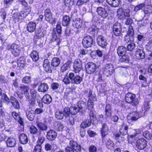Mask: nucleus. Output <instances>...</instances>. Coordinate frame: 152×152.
<instances>
[{
	"label": "nucleus",
	"instance_id": "39",
	"mask_svg": "<svg viewBox=\"0 0 152 152\" xmlns=\"http://www.w3.org/2000/svg\"><path fill=\"white\" fill-rule=\"evenodd\" d=\"M91 124V121L90 120H87L82 122L80 125L81 128H85L90 126Z\"/></svg>",
	"mask_w": 152,
	"mask_h": 152
},
{
	"label": "nucleus",
	"instance_id": "8",
	"mask_svg": "<svg viewBox=\"0 0 152 152\" xmlns=\"http://www.w3.org/2000/svg\"><path fill=\"white\" fill-rule=\"evenodd\" d=\"M44 16L45 20L49 23L53 24L56 23V19L53 18L52 14L50 9H47L45 10Z\"/></svg>",
	"mask_w": 152,
	"mask_h": 152
},
{
	"label": "nucleus",
	"instance_id": "22",
	"mask_svg": "<svg viewBox=\"0 0 152 152\" xmlns=\"http://www.w3.org/2000/svg\"><path fill=\"white\" fill-rule=\"evenodd\" d=\"M49 86L46 83H41L38 86V91L40 92H45L48 89Z\"/></svg>",
	"mask_w": 152,
	"mask_h": 152
},
{
	"label": "nucleus",
	"instance_id": "5",
	"mask_svg": "<svg viewBox=\"0 0 152 152\" xmlns=\"http://www.w3.org/2000/svg\"><path fill=\"white\" fill-rule=\"evenodd\" d=\"M71 147H67L66 148V152H75V151L76 152H80L81 151V147L75 142L71 140L69 142Z\"/></svg>",
	"mask_w": 152,
	"mask_h": 152
},
{
	"label": "nucleus",
	"instance_id": "33",
	"mask_svg": "<svg viewBox=\"0 0 152 152\" xmlns=\"http://www.w3.org/2000/svg\"><path fill=\"white\" fill-rule=\"evenodd\" d=\"M36 124L37 127L41 130L45 131L47 129V126L44 123L37 121Z\"/></svg>",
	"mask_w": 152,
	"mask_h": 152
},
{
	"label": "nucleus",
	"instance_id": "23",
	"mask_svg": "<svg viewBox=\"0 0 152 152\" xmlns=\"http://www.w3.org/2000/svg\"><path fill=\"white\" fill-rule=\"evenodd\" d=\"M77 107L79 111L81 112L85 111L86 109V103L82 101L78 102Z\"/></svg>",
	"mask_w": 152,
	"mask_h": 152
},
{
	"label": "nucleus",
	"instance_id": "20",
	"mask_svg": "<svg viewBox=\"0 0 152 152\" xmlns=\"http://www.w3.org/2000/svg\"><path fill=\"white\" fill-rule=\"evenodd\" d=\"M101 131L102 135L103 137L108 134L109 131L108 127L106 123L103 124Z\"/></svg>",
	"mask_w": 152,
	"mask_h": 152
},
{
	"label": "nucleus",
	"instance_id": "7",
	"mask_svg": "<svg viewBox=\"0 0 152 152\" xmlns=\"http://www.w3.org/2000/svg\"><path fill=\"white\" fill-rule=\"evenodd\" d=\"M130 11L129 10L123 9L121 8H119L117 10V15L118 17L121 19H126L129 17Z\"/></svg>",
	"mask_w": 152,
	"mask_h": 152
},
{
	"label": "nucleus",
	"instance_id": "41",
	"mask_svg": "<svg viewBox=\"0 0 152 152\" xmlns=\"http://www.w3.org/2000/svg\"><path fill=\"white\" fill-rule=\"evenodd\" d=\"M106 147L108 149H111L113 148L114 144L112 140L109 139L105 142Z\"/></svg>",
	"mask_w": 152,
	"mask_h": 152
},
{
	"label": "nucleus",
	"instance_id": "9",
	"mask_svg": "<svg viewBox=\"0 0 152 152\" xmlns=\"http://www.w3.org/2000/svg\"><path fill=\"white\" fill-rule=\"evenodd\" d=\"M82 44L84 47H91L93 44V39L92 37L88 35L84 37L83 39Z\"/></svg>",
	"mask_w": 152,
	"mask_h": 152
},
{
	"label": "nucleus",
	"instance_id": "50",
	"mask_svg": "<svg viewBox=\"0 0 152 152\" xmlns=\"http://www.w3.org/2000/svg\"><path fill=\"white\" fill-rule=\"evenodd\" d=\"M135 47V44L133 42H131L128 45L126 50L129 51H132L134 49Z\"/></svg>",
	"mask_w": 152,
	"mask_h": 152
},
{
	"label": "nucleus",
	"instance_id": "27",
	"mask_svg": "<svg viewBox=\"0 0 152 152\" xmlns=\"http://www.w3.org/2000/svg\"><path fill=\"white\" fill-rule=\"evenodd\" d=\"M128 126L125 124H123L121 126L120 129V132L121 134L125 135L128 134Z\"/></svg>",
	"mask_w": 152,
	"mask_h": 152
},
{
	"label": "nucleus",
	"instance_id": "62",
	"mask_svg": "<svg viewBox=\"0 0 152 152\" xmlns=\"http://www.w3.org/2000/svg\"><path fill=\"white\" fill-rule=\"evenodd\" d=\"M90 120L91 121V120H94L96 118V117L94 114V111L92 110L90 111L89 113Z\"/></svg>",
	"mask_w": 152,
	"mask_h": 152
},
{
	"label": "nucleus",
	"instance_id": "16",
	"mask_svg": "<svg viewBox=\"0 0 152 152\" xmlns=\"http://www.w3.org/2000/svg\"><path fill=\"white\" fill-rule=\"evenodd\" d=\"M16 139L12 137H8L6 141L7 146L10 147H14L16 144Z\"/></svg>",
	"mask_w": 152,
	"mask_h": 152
},
{
	"label": "nucleus",
	"instance_id": "54",
	"mask_svg": "<svg viewBox=\"0 0 152 152\" xmlns=\"http://www.w3.org/2000/svg\"><path fill=\"white\" fill-rule=\"evenodd\" d=\"M127 35L133 37L134 38V32L133 27L131 26H130L129 27V29L127 32Z\"/></svg>",
	"mask_w": 152,
	"mask_h": 152
},
{
	"label": "nucleus",
	"instance_id": "63",
	"mask_svg": "<svg viewBox=\"0 0 152 152\" xmlns=\"http://www.w3.org/2000/svg\"><path fill=\"white\" fill-rule=\"evenodd\" d=\"M42 146L36 145L33 150V152H41Z\"/></svg>",
	"mask_w": 152,
	"mask_h": 152
},
{
	"label": "nucleus",
	"instance_id": "34",
	"mask_svg": "<svg viewBox=\"0 0 152 152\" xmlns=\"http://www.w3.org/2000/svg\"><path fill=\"white\" fill-rule=\"evenodd\" d=\"M26 115L27 118L30 121H32L34 120L35 114L34 113V111L32 110L27 111L26 112Z\"/></svg>",
	"mask_w": 152,
	"mask_h": 152
},
{
	"label": "nucleus",
	"instance_id": "36",
	"mask_svg": "<svg viewBox=\"0 0 152 152\" xmlns=\"http://www.w3.org/2000/svg\"><path fill=\"white\" fill-rule=\"evenodd\" d=\"M42 100L43 102L45 104H49L51 102L52 99L50 95L47 94L44 96Z\"/></svg>",
	"mask_w": 152,
	"mask_h": 152
},
{
	"label": "nucleus",
	"instance_id": "3",
	"mask_svg": "<svg viewBox=\"0 0 152 152\" xmlns=\"http://www.w3.org/2000/svg\"><path fill=\"white\" fill-rule=\"evenodd\" d=\"M135 97V94L130 93H128L125 95V101L128 103L131 104L132 105L136 106L139 104V100Z\"/></svg>",
	"mask_w": 152,
	"mask_h": 152
},
{
	"label": "nucleus",
	"instance_id": "28",
	"mask_svg": "<svg viewBox=\"0 0 152 152\" xmlns=\"http://www.w3.org/2000/svg\"><path fill=\"white\" fill-rule=\"evenodd\" d=\"M19 140L21 143L25 144L28 142V139L26 134L22 133L19 136Z\"/></svg>",
	"mask_w": 152,
	"mask_h": 152
},
{
	"label": "nucleus",
	"instance_id": "26",
	"mask_svg": "<svg viewBox=\"0 0 152 152\" xmlns=\"http://www.w3.org/2000/svg\"><path fill=\"white\" fill-rule=\"evenodd\" d=\"M72 25L77 28H80L82 25V21L80 18H77L73 20Z\"/></svg>",
	"mask_w": 152,
	"mask_h": 152
},
{
	"label": "nucleus",
	"instance_id": "56",
	"mask_svg": "<svg viewBox=\"0 0 152 152\" xmlns=\"http://www.w3.org/2000/svg\"><path fill=\"white\" fill-rule=\"evenodd\" d=\"M30 91L31 99H35L37 93V91L34 89H32Z\"/></svg>",
	"mask_w": 152,
	"mask_h": 152
},
{
	"label": "nucleus",
	"instance_id": "25",
	"mask_svg": "<svg viewBox=\"0 0 152 152\" xmlns=\"http://www.w3.org/2000/svg\"><path fill=\"white\" fill-rule=\"evenodd\" d=\"M43 66L46 72L49 73L51 72L52 70L50 66V62L48 59H45L44 60Z\"/></svg>",
	"mask_w": 152,
	"mask_h": 152
},
{
	"label": "nucleus",
	"instance_id": "17",
	"mask_svg": "<svg viewBox=\"0 0 152 152\" xmlns=\"http://www.w3.org/2000/svg\"><path fill=\"white\" fill-rule=\"evenodd\" d=\"M135 56L137 59L140 60L143 59L145 58V54L142 50L139 49L136 50Z\"/></svg>",
	"mask_w": 152,
	"mask_h": 152
},
{
	"label": "nucleus",
	"instance_id": "6",
	"mask_svg": "<svg viewBox=\"0 0 152 152\" xmlns=\"http://www.w3.org/2000/svg\"><path fill=\"white\" fill-rule=\"evenodd\" d=\"M68 77L72 83L76 84H80L83 80V77L78 75H75L72 72H70Z\"/></svg>",
	"mask_w": 152,
	"mask_h": 152
},
{
	"label": "nucleus",
	"instance_id": "31",
	"mask_svg": "<svg viewBox=\"0 0 152 152\" xmlns=\"http://www.w3.org/2000/svg\"><path fill=\"white\" fill-rule=\"evenodd\" d=\"M105 116L106 118L110 117L112 115L111 107L110 104H107L105 107Z\"/></svg>",
	"mask_w": 152,
	"mask_h": 152
},
{
	"label": "nucleus",
	"instance_id": "45",
	"mask_svg": "<svg viewBox=\"0 0 152 152\" xmlns=\"http://www.w3.org/2000/svg\"><path fill=\"white\" fill-rule=\"evenodd\" d=\"M19 88L21 91L24 93L28 91L29 89V87L28 86L21 84L19 87Z\"/></svg>",
	"mask_w": 152,
	"mask_h": 152
},
{
	"label": "nucleus",
	"instance_id": "1",
	"mask_svg": "<svg viewBox=\"0 0 152 152\" xmlns=\"http://www.w3.org/2000/svg\"><path fill=\"white\" fill-rule=\"evenodd\" d=\"M96 11L99 16L105 18L108 16V12H110V13L114 14L115 12V10L107 5L105 4L104 6V8L98 7Z\"/></svg>",
	"mask_w": 152,
	"mask_h": 152
},
{
	"label": "nucleus",
	"instance_id": "40",
	"mask_svg": "<svg viewBox=\"0 0 152 152\" xmlns=\"http://www.w3.org/2000/svg\"><path fill=\"white\" fill-rule=\"evenodd\" d=\"M52 40L53 41L56 42L57 45H58L60 42V39L59 37L57 36L55 32L52 33Z\"/></svg>",
	"mask_w": 152,
	"mask_h": 152
},
{
	"label": "nucleus",
	"instance_id": "14",
	"mask_svg": "<svg viewBox=\"0 0 152 152\" xmlns=\"http://www.w3.org/2000/svg\"><path fill=\"white\" fill-rule=\"evenodd\" d=\"M121 26L120 23H116L113 27V32L114 34L117 36H119L121 34Z\"/></svg>",
	"mask_w": 152,
	"mask_h": 152
},
{
	"label": "nucleus",
	"instance_id": "18",
	"mask_svg": "<svg viewBox=\"0 0 152 152\" xmlns=\"http://www.w3.org/2000/svg\"><path fill=\"white\" fill-rule=\"evenodd\" d=\"M10 102L15 109H19L20 108V104L18 101L15 97L12 96L10 97Z\"/></svg>",
	"mask_w": 152,
	"mask_h": 152
},
{
	"label": "nucleus",
	"instance_id": "35",
	"mask_svg": "<svg viewBox=\"0 0 152 152\" xmlns=\"http://www.w3.org/2000/svg\"><path fill=\"white\" fill-rule=\"evenodd\" d=\"M70 21V18L69 16L64 15L63 18L62 24L64 26H67L69 24Z\"/></svg>",
	"mask_w": 152,
	"mask_h": 152
},
{
	"label": "nucleus",
	"instance_id": "32",
	"mask_svg": "<svg viewBox=\"0 0 152 152\" xmlns=\"http://www.w3.org/2000/svg\"><path fill=\"white\" fill-rule=\"evenodd\" d=\"M61 62V59L58 57H54L51 61V64L52 66L54 67H56L58 66Z\"/></svg>",
	"mask_w": 152,
	"mask_h": 152
},
{
	"label": "nucleus",
	"instance_id": "4",
	"mask_svg": "<svg viewBox=\"0 0 152 152\" xmlns=\"http://www.w3.org/2000/svg\"><path fill=\"white\" fill-rule=\"evenodd\" d=\"M7 49L11 50L12 54L15 56H18L21 52V48L18 45L13 43L11 45H8Z\"/></svg>",
	"mask_w": 152,
	"mask_h": 152
},
{
	"label": "nucleus",
	"instance_id": "15",
	"mask_svg": "<svg viewBox=\"0 0 152 152\" xmlns=\"http://www.w3.org/2000/svg\"><path fill=\"white\" fill-rule=\"evenodd\" d=\"M57 136V133L53 130H50L47 133V138L49 140L52 141L54 140Z\"/></svg>",
	"mask_w": 152,
	"mask_h": 152
},
{
	"label": "nucleus",
	"instance_id": "44",
	"mask_svg": "<svg viewBox=\"0 0 152 152\" xmlns=\"http://www.w3.org/2000/svg\"><path fill=\"white\" fill-rule=\"evenodd\" d=\"M143 11L145 14H148L152 12V7L150 5L145 6Z\"/></svg>",
	"mask_w": 152,
	"mask_h": 152
},
{
	"label": "nucleus",
	"instance_id": "59",
	"mask_svg": "<svg viewBox=\"0 0 152 152\" xmlns=\"http://www.w3.org/2000/svg\"><path fill=\"white\" fill-rule=\"evenodd\" d=\"M124 40L126 42L133 41L134 40V38L127 34L124 37Z\"/></svg>",
	"mask_w": 152,
	"mask_h": 152
},
{
	"label": "nucleus",
	"instance_id": "47",
	"mask_svg": "<svg viewBox=\"0 0 152 152\" xmlns=\"http://www.w3.org/2000/svg\"><path fill=\"white\" fill-rule=\"evenodd\" d=\"M31 81V78L30 76H26L22 80V82L25 84L30 83Z\"/></svg>",
	"mask_w": 152,
	"mask_h": 152
},
{
	"label": "nucleus",
	"instance_id": "55",
	"mask_svg": "<svg viewBox=\"0 0 152 152\" xmlns=\"http://www.w3.org/2000/svg\"><path fill=\"white\" fill-rule=\"evenodd\" d=\"M145 4L143 3L142 4H140L136 6L134 9V11L137 12L141 9L143 7H145Z\"/></svg>",
	"mask_w": 152,
	"mask_h": 152
},
{
	"label": "nucleus",
	"instance_id": "24",
	"mask_svg": "<svg viewBox=\"0 0 152 152\" xmlns=\"http://www.w3.org/2000/svg\"><path fill=\"white\" fill-rule=\"evenodd\" d=\"M140 118L139 113L137 112H134L130 113L128 116V119H130L132 121L137 120Z\"/></svg>",
	"mask_w": 152,
	"mask_h": 152
},
{
	"label": "nucleus",
	"instance_id": "48",
	"mask_svg": "<svg viewBox=\"0 0 152 152\" xmlns=\"http://www.w3.org/2000/svg\"><path fill=\"white\" fill-rule=\"evenodd\" d=\"M56 118L58 119H61L64 117L63 113L60 111H57L55 113Z\"/></svg>",
	"mask_w": 152,
	"mask_h": 152
},
{
	"label": "nucleus",
	"instance_id": "49",
	"mask_svg": "<svg viewBox=\"0 0 152 152\" xmlns=\"http://www.w3.org/2000/svg\"><path fill=\"white\" fill-rule=\"evenodd\" d=\"M69 110L71 113V114L72 115L76 114L78 112H79L78 108L77 107L72 106L69 108Z\"/></svg>",
	"mask_w": 152,
	"mask_h": 152
},
{
	"label": "nucleus",
	"instance_id": "29",
	"mask_svg": "<svg viewBox=\"0 0 152 152\" xmlns=\"http://www.w3.org/2000/svg\"><path fill=\"white\" fill-rule=\"evenodd\" d=\"M107 3L111 6L118 7L121 2V0H106Z\"/></svg>",
	"mask_w": 152,
	"mask_h": 152
},
{
	"label": "nucleus",
	"instance_id": "51",
	"mask_svg": "<svg viewBox=\"0 0 152 152\" xmlns=\"http://www.w3.org/2000/svg\"><path fill=\"white\" fill-rule=\"evenodd\" d=\"M146 49L148 51H152V39L149 40L146 45Z\"/></svg>",
	"mask_w": 152,
	"mask_h": 152
},
{
	"label": "nucleus",
	"instance_id": "64",
	"mask_svg": "<svg viewBox=\"0 0 152 152\" xmlns=\"http://www.w3.org/2000/svg\"><path fill=\"white\" fill-rule=\"evenodd\" d=\"M51 86L53 89H57L59 87V84L57 83H53L52 84Z\"/></svg>",
	"mask_w": 152,
	"mask_h": 152
},
{
	"label": "nucleus",
	"instance_id": "12",
	"mask_svg": "<svg viewBox=\"0 0 152 152\" xmlns=\"http://www.w3.org/2000/svg\"><path fill=\"white\" fill-rule=\"evenodd\" d=\"M82 63L80 59H76L73 65L74 70L75 73H78L82 69Z\"/></svg>",
	"mask_w": 152,
	"mask_h": 152
},
{
	"label": "nucleus",
	"instance_id": "57",
	"mask_svg": "<svg viewBox=\"0 0 152 152\" xmlns=\"http://www.w3.org/2000/svg\"><path fill=\"white\" fill-rule=\"evenodd\" d=\"M69 66L68 62L64 64L61 67V70L62 72H64L66 71L68 68Z\"/></svg>",
	"mask_w": 152,
	"mask_h": 152
},
{
	"label": "nucleus",
	"instance_id": "58",
	"mask_svg": "<svg viewBox=\"0 0 152 152\" xmlns=\"http://www.w3.org/2000/svg\"><path fill=\"white\" fill-rule=\"evenodd\" d=\"M143 136L147 139H150L151 137V134L147 131L143 132Z\"/></svg>",
	"mask_w": 152,
	"mask_h": 152
},
{
	"label": "nucleus",
	"instance_id": "60",
	"mask_svg": "<svg viewBox=\"0 0 152 152\" xmlns=\"http://www.w3.org/2000/svg\"><path fill=\"white\" fill-rule=\"evenodd\" d=\"M38 131L37 128L34 126H31L30 128V131L31 134L36 133Z\"/></svg>",
	"mask_w": 152,
	"mask_h": 152
},
{
	"label": "nucleus",
	"instance_id": "61",
	"mask_svg": "<svg viewBox=\"0 0 152 152\" xmlns=\"http://www.w3.org/2000/svg\"><path fill=\"white\" fill-rule=\"evenodd\" d=\"M22 58H20L17 61L18 65L22 67L24 66L25 63L24 60H22Z\"/></svg>",
	"mask_w": 152,
	"mask_h": 152
},
{
	"label": "nucleus",
	"instance_id": "53",
	"mask_svg": "<svg viewBox=\"0 0 152 152\" xmlns=\"http://www.w3.org/2000/svg\"><path fill=\"white\" fill-rule=\"evenodd\" d=\"M63 114L65 117L69 116V114H71L70 110L69 107H65L64 110Z\"/></svg>",
	"mask_w": 152,
	"mask_h": 152
},
{
	"label": "nucleus",
	"instance_id": "52",
	"mask_svg": "<svg viewBox=\"0 0 152 152\" xmlns=\"http://www.w3.org/2000/svg\"><path fill=\"white\" fill-rule=\"evenodd\" d=\"M74 3V0H64L65 5L68 7H71Z\"/></svg>",
	"mask_w": 152,
	"mask_h": 152
},
{
	"label": "nucleus",
	"instance_id": "42",
	"mask_svg": "<svg viewBox=\"0 0 152 152\" xmlns=\"http://www.w3.org/2000/svg\"><path fill=\"white\" fill-rule=\"evenodd\" d=\"M120 58L119 61L121 62H127L129 61V56L126 54H124Z\"/></svg>",
	"mask_w": 152,
	"mask_h": 152
},
{
	"label": "nucleus",
	"instance_id": "21",
	"mask_svg": "<svg viewBox=\"0 0 152 152\" xmlns=\"http://www.w3.org/2000/svg\"><path fill=\"white\" fill-rule=\"evenodd\" d=\"M36 27V24L35 23L30 22L27 24L26 29L28 32L32 33L35 31Z\"/></svg>",
	"mask_w": 152,
	"mask_h": 152
},
{
	"label": "nucleus",
	"instance_id": "46",
	"mask_svg": "<svg viewBox=\"0 0 152 152\" xmlns=\"http://www.w3.org/2000/svg\"><path fill=\"white\" fill-rule=\"evenodd\" d=\"M45 141V138L42 136L39 135L38 137V139L37 141L36 145L41 146Z\"/></svg>",
	"mask_w": 152,
	"mask_h": 152
},
{
	"label": "nucleus",
	"instance_id": "13",
	"mask_svg": "<svg viewBox=\"0 0 152 152\" xmlns=\"http://www.w3.org/2000/svg\"><path fill=\"white\" fill-rule=\"evenodd\" d=\"M114 71L113 66L111 64H107L104 66V73L107 76L111 75Z\"/></svg>",
	"mask_w": 152,
	"mask_h": 152
},
{
	"label": "nucleus",
	"instance_id": "10",
	"mask_svg": "<svg viewBox=\"0 0 152 152\" xmlns=\"http://www.w3.org/2000/svg\"><path fill=\"white\" fill-rule=\"evenodd\" d=\"M85 67L87 73L88 74H92L95 71L96 65L93 62H90L86 64Z\"/></svg>",
	"mask_w": 152,
	"mask_h": 152
},
{
	"label": "nucleus",
	"instance_id": "30",
	"mask_svg": "<svg viewBox=\"0 0 152 152\" xmlns=\"http://www.w3.org/2000/svg\"><path fill=\"white\" fill-rule=\"evenodd\" d=\"M126 49L123 46H119L117 49V53L119 56H121L126 52Z\"/></svg>",
	"mask_w": 152,
	"mask_h": 152
},
{
	"label": "nucleus",
	"instance_id": "2",
	"mask_svg": "<svg viewBox=\"0 0 152 152\" xmlns=\"http://www.w3.org/2000/svg\"><path fill=\"white\" fill-rule=\"evenodd\" d=\"M147 142L146 140L143 138H141L138 139L136 143V146L139 150H144V152H150L151 150V148L150 147H147Z\"/></svg>",
	"mask_w": 152,
	"mask_h": 152
},
{
	"label": "nucleus",
	"instance_id": "38",
	"mask_svg": "<svg viewBox=\"0 0 152 152\" xmlns=\"http://www.w3.org/2000/svg\"><path fill=\"white\" fill-rule=\"evenodd\" d=\"M53 126L54 129L57 130L61 131L64 128V126L61 123L57 121L54 122Z\"/></svg>",
	"mask_w": 152,
	"mask_h": 152
},
{
	"label": "nucleus",
	"instance_id": "19",
	"mask_svg": "<svg viewBox=\"0 0 152 152\" xmlns=\"http://www.w3.org/2000/svg\"><path fill=\"white\" fill-rule=\"evenodd\" d=\"M46 34V31L43 29L39 28L35 32V37L36 38L39 39L44 37Z\"/></svg>",
	"mask_w": 152,
	"mask_h": 152
},
{
	"label": "nucleus",
	"instance_id": "11",
	"mask_svg": "<svg viewBox=\"0 0 152 152\" xmlns=\"http://www.w3.org/2000/svg\"><path fill=\"white\" fill-rule=\"evenodd\" d=\"M97 42L98 45L103 48H105L107 44L106 38L102 35L99 36L97 38Z\"/></svg>",
	"mask_w": 152,
	"mask_h": 152
},
{
	"label": "nucleus",
	"instance_id": "37",
	"mask_svg": "<svg viewBox=\"0 0 152 152\" xmlns=\"http://www.w3.org/2000/svg\"><path fill=\"white\" fill-rule=\"evenodd\" d=\"M30 55L31 57L34 61H36L39 59V55L36 51L33 50L31 53Z\"/></svg>",
	"mask_w": 152,
	"mask_h": 152
},
{
	"label": "nucleus",
	"instance_id": "43",
	"mask_svg": "<svg viewBox=\"0 0 152 152\" xmlns=\"http://www.w3.org/2000/svg\"><path fill=\"white\" fill-rule=\"evenodd\" d=\"M12 18L14 19H18V20H21L23 17L25 16L24 15L22 16L21 14L17 12L14 13L12 15Z\"/></svg>",
	"mask_w": 152,
	"mask_h": 152
}]
</instances>
